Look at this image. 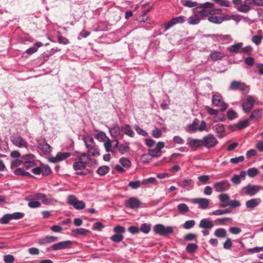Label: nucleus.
Returning <instances> with one entry per match:
<instances>
[{
	"mask_svg": "<svg viewBox=\"0 0 263 263\" xmlns=\"http://www.w3.org/2000/svg\"><path fill=\"white\" fill-rule=\"evenodd\" d=\"M12 142L18 147H26L27 142L20 136H12L11 138Z\"/></svg>",
	"mask_w": 263,
	"mask_h": 263,
	"instance_id": "obj_17",
	"label": "nucleus"
},
{
	"mask_svg": "<svg viewBox=\"0 0 263 263\" xmlns=\"http://www.w3.org/2000/svg\"><path fill=\"white\" fill-rule=\"evenodd\" d=\"M254 6L262 7L263 0H244L242 5L236 7L239 12L248 13Z\"/></svg>",
	"mask_w": 263,
	"mask_h": 263,
	"instance_id": "obj_3",
	"label": "nucleus"
},
{
	"mask_svg": "<svg viewBox=\"0 0 263 263\" xmlns=\"http://www.w3.org/2000/svg\"><path fill=\"white\" fill-rule=\"evenodd\" d=\"M97 133L95 135V138L99 141L104 142L106 139H108V137L106 134L102 131H97Z\"/></svg>",
	"mask_w": 263,
	"mask_h": 263,
	"instance_id": "obj_31",
	"label": "nucleus"
},
{
	"mask_svg": "<svg viewBox=\"0 0 263 263\" xmlns=\"http://www.w3.org/2000/svg\"><path fill=\"white\" fill-rule=\"evenodd\" d=\"M72 232L77 235L85 236L90 233V231L86 229L79 228L72 230Z\"/></svg>",
	"mask_w": 263,
	"mask_h": 263,
	"instance_id": "obj_33",
	"label": "nucleus"
},
{
	"mask_svg": "<svg viewBox=\"0 0 263 263\" xmlns=\"http://www.w3.org/2000/svg\"><path fill=\"white\" fill-rule=\"evenodd\" d=\"M192 202L194 204H198L199 208L203 210L207 209L210 204L209 200L204 198H194L192 200Z\"/></svg>",
	"mask_w": 263,
	"mask_h": 263,
	"instance_id": "obj_15",
	"label": "nucleus"
},
{
	"mask_svg": "<svg viewBox=\"0 0 263 263\" xmlns=\"http://www.w3.org/2000/svg\"><path fill=\"white\" fill-rule=\"evenodd\" d=\"M148 154L152 157H159L161 156L162 152L161 151L155 148L154 149H149Z\"/></svg>",
	"mask_w": 263,
	"mask_h": 263,
	"instance_id": "obj_38",
	"label": "nucleus"
},
{
	"mask_svg": "<svg viewBox=\"0 0 263 263\" xmlns=\"http://www.w3.org/2000/svg\"><path fill=\"white\" fill-rule=\"evenodd\" d=\"M208 20L209 21L216 24H220L222 22V19L221 18V17L214 16L213 14L209 16Z\"/></svg>",
	"mask_w": 263,
	"mask_h": 263,
	"instance_id": "obj_40",
	"label": "nucleus"
},
{
	"mask_svg": "<svg viewBox=\"0 0 263 263\" xmlns=\"http://www.w3.org/2000/svg\"><path fill=\"white\" fill-rule=\"evenodd\" d=\"M120 162L123 166L129 167L130 165V161L126 158H122L120 159Z\"/></svg>",
	"mask_w": 263,
	"mask_h": 263,
	"instance_id": "obj_61",
	"label": "nucleus"
},
{
	"mask_svg": "<svg viewBox=\"0 0 263 263\" xmlns=\"http://www.w3.org/2000/svg\"><path fill=\"white\" fill-rule=\"evenodd\" d=\"M220 11V9H213L211 10H208L202 8L201 10L198 11V12L201 16H208L209 17V16H211V14L219 13Z\"/></svg>",
	"mask_w": 263,
	"mask_h": 263,
	"instance_id": "obj_26",
	"label": "nucleus"
},
{
	"mask_svg": "<svg viewBox=\"0 0 263 263\" xmlns=\"http://www.w3.org/2000/svg\"><path fill=\"white\" fill-rule=\"evenodd\" d=\"M255 101V99L252 96H248L242 104L243 111L249 112L253 108Z\"/></svg>",
	"mask_w": 263,
	"mask_h": 263,
	"instance_id": "obj_10",
	"label": "nucleus"
},
{
	"mask_svg": "<svg viewBox=\"0 0 263 263\" xmlns=\"http://www.w3.org/2000/svg\"><path fill=\"white\" fill-rule=\"evenodd\" d=\"M230 186V183L227 180L217 182L213 185V188L216 192H225L229 190Z\"/></svg>",
	"mask_w": 263,
	"mask_h": 263,
	"instance_id": "obj_9",
	"label": "nucleus"
},
{
	"mask_svg": "<svg viewBox=\"0 0 263 263\" xmlns=\"http://www.w3.org/2000/svg\"><path fill=\"white\" fill-rule=\"evenodd\" d=\"M184 16L182 15L173 18L165 24L164 28L165 30H168L176 24L183 23L184 22Z\"/></svg>",
	"mask_w": 263,
	"mask_h": 263,
	"instance_id": "obj_12",
	"label": "nucleus"
},
{
	"mask_svg": "<svg viewBox=\"0 0 263 263\" xmlns=\"http://www.w3.org/2000/svg\"><path fill=\"white\" fill-rule=\"evenodd\" d=\"M124 133L130 137H134L135 134L131 127L128 124H125L122 126Z\"/></svg>",
	"mask_w": 263,
	"mask_h": 263,
	"instance_id": "obj_29",
	"label": "nucleus"
},
{
	"mask_svg": "<svg viewBox=\"0 0 263 263\" xmlns=\"http://www.w3.org/2000/svg\"><path fill=\"white\" fill-rule=\"evenodd\" d=\"M247 173L250 177L253 178L259 174V170L256 167H252L247 170Z\"/></svg>",
	"mask_w": 263,
	"mask_h": 263,
	"instance_id": "obj_35",
	"label": "nucleus"
},
{
	"mask_svg": "<svg viewBox=\"0 0 263 263\" xmlns=\"http://www.w3.org/2000/svg\"><path fill=\"white\" fill-rule=\"evenodd\" d=\"M91 158L86 153L78 155L76 161L73 164V168L77 171V175L85 176L92 173V171L86 168L87 165L90 163Z\"/></svg>",
	"mask_w": 263,
	"mask_h": 263,
	"instance_id": "obj_1",
	"label": "nucleus"
},
{
	"mask_svg": "<svg viewBox=\"0 0 263 263\" xmlns=\"http://www.w3.org/2000/svg\"><path fill=\"white\" fill-rule=\"evenodd\" d=\"M261 189V187L258 185L249 184L241 189L240 194L243 195L253 196L255 195Z\"/></svg>",
	"mask_w": 263,
	"mask_h": 263,
	"instance_id": "obj_4",
	"label": "nucleus"
},
{
	"mask_svg": "<svg viewBox=\"0 0 263 263\" xmlns=\"http://www.w3.org/2000/svg\"><path fill=\"white\" fill-rule=\"evenodd\" d=\"M219 199L221 202H227L230 201V197L226 194H220L219 196Z\"/></svg>",
	"mask_w": 263,
	"mask_h": 263,
	"instance_id": "obj_64",
	"label": "nucleus"
},
{
	"mask_svg": "<svg viewBox=\"0 0 263 263\" xmlns=\"http://www.w3.org/2000/svg\"><path fill=\"white\" fill-rule=\"evenodd\" d=\"M4 260L5 263H13L14 260V257L12 255H6L4 256Z\"/></svg>",
	"mask_w": 263,
	"mask_h": 263,
	"instance_id": "obj_59",
	"label": "nucleus"
},
{
	"mask_svg": "<svg viewBox=\"0 0 263 263\" xmlns=\"http://www.w3.org/2000/svg\"><path fill=\"white\" fill-rule=\"evenodd\" d=\"M14 173L16 175H20L23 176H29L30 174L28 172L24 171L22 168L20 167L16 168L14 170Z\"/></svg>",
	"mask_w": 263,
	"mask_h": 263,
	"instance_id": "obj_45",
	"label": "nucleus"
},
{
	"mask_svg": "<svg viewBox=\"0 0 263 263\" xmlns=\"http://www.w3.org/2000/svg\"><path fill=\"white\" fill-rule=\"evenodd\" d=\"M83 140L87 148V155L90 157H98L100 155V150L93 138L90 136H84Z\"/></svg>",
	"mask_w": 263,
	"mask_h": 263,
	"instance_id": "obj_2",
	"label": "nucleus"
},
{
	"mask_svg": "<svg viewBox=\"0 0 263 263\" xmlns=\"http://www.w3.org/2000/svg\"><path fill=\"white\" fill-rule=\"evenodd\" d=\"M114 232L117 234H123L125 232V229L123 227L117 226L114 228Z\"/></svg>",
	"mask_w": 263,
	"mask_h": 263,
	"instance_id": "obj_57",
	"label": "nucleus"
},
{
	"mask_svg": "<svg viewBox=\"0 0 263 263\" xmlns=\"http://www.w3.org/2000/svg\"><path fill=\"white\" fill-rule=\"evenodd\" d=\"M154 232L157 234L164 236L172 234L173 232V228L172 227H165L162 224H157L154 227Z\"/></svg>",
	"mask_w": 263,
	"mask_h": 263,
	"instance_id": "obj_8",
	"label": "nucleus"
},
{
	"mask_svg": "<svg viewBox=\"0 0 263 263\" xmlns=\"http://www.w3.org/2000/svg\"><path fill=\"white\" fill-rule=\"evenodd\" d=\"M70 156L69 153H58L55 157L49 158V161L52 163H56L62 161Z\"/></svg>",
	"mask_w": 263,
	"mask_h": 263,
	"instance_id": "obj_18",
	"label": "nucleus"
},
{
	"mask_svg": "<svg viewBox=\"0 0 263 263\" xmlns=\"http://www.w3.org/2000/svg\"><path fill=\"white\" fill-rule=\"evenodd\" d=\"M247 87L248 86L244 83L240 81H233L229 86V89L232 90L244 91Z\"/></svg>",
	"mask_w": 263,
	"mask_h": 263,
	"instance_id": "obj_14",
	"label": "nucleus"
},
{
	"mask_svg": "<svg viewBox=\"0 0 263 263\" xmlns=\"http://www.w3.org/2000/svg\"><path fill=\"white\" fill-rule=\"evenodd\" d=\"M11 220L12 219H15L18 220L22 219L24 216V213L22 212H15L12 214H10Z\"/></svg>",
	"mask_w": 263,
	"mask_h": 263,
	"instance_id": "obj_49",
	"label": "nucleus"
},
{
	"mask_svg": "<svg viewBox=\"0 0 263 263\" xmlns=\"http://www.w3.org/2000/svg\"><path fill=\"white\" fill-rule=\"evenodd\" d=\"M178 186L185 190L190 191L194 187V181L191 179H185L177 182Z\"/></svg>",
	"mask_w": 263,
	"mask_h": 263,
	"instance_id": "obj_13",
	"label": "nucleus"
},
{
	"mask_svg": "<svg viewBox=\"0 0 263 263\" xmlns=\"http://www.w3.org/2000/svg\"><path fill=\"white\" fill-rule=\"evenodd\" d=\"M197 249V245L195 243H190L186 248V250L189 253H194Z\"/></svg>",
	"mask_w": 263,
	"mask_h": 263,
	"instance_id": "obj_50",
	"label": "nucleus"
},
{
	"mask_svg": "<svg viewBox=\"0 0 263 263\" xmlns=\"http://www.w3.org/2000/svg\"><path fill=\"white\" fill-rule=\"evenodd\" d=\"M263 38L262 36L260 35H254L252 38V41L253 43H254L256 45H259L261 43V41Z\"/></svg>",
	"mask_w": 263,
	"mask_h": 263,
	"instance_id": "obj_62",
	"label": "nucleus"
},
{
	"mask_svg": "<svg viewBox=\"0 0 263 263\" xmlns=\"http://www.w3.org/2000/svg\"><path fill=\"white\" fill-rule=\"evenodd\" d=\"M123 238L124 236L122 234L116 233L111 237L110 239L115 242H119L122 241Z\"/></svg>",
	"mask_w": 263,
	"mask_h": 263,
	"instance_id": "obj_41",
	"label": "nucleus"
},
{
	"mask_svg": "<svg viewBox=\"0 0 263 263\" xmlns=\"http://www.w3.org/2000/svg\"><path fill=\"white\" fill-rule=\"evenodd\" d=\"M22 164H23L22 157L21 159H19L18 158L15 159L11 162V168L13 169L16 168Z\"/></svg>",
	"mask_w": 263,
	"mask_h": 263,
	"instance_id": "obj_43",
	"label": "nucleus"
},
{
	"mask_svg": "<svg viewBox=\"0 0 263 263\" xmlns=\"http://www.w3.org/2000/svg\"><path fill=\"white\" fill-rule=\"evenodd\" d=\"M224 56V54L222 52L217 51L212 52L210 55L211 59L214 61L221 60Z\"/></svg>",
	"mask_w": 263,
	"mask_h": 263,
	"instance_id": "obj_30",
	"label": "nucleus"
},
{
	"mask_svg": "<svg viewBox=\"0 0 263 263\" xmlns=\"http://www.w3.org/2000/svg\"><path fill=\"white\" fill-rule=\"evenodd\" d=\"M109 133L113 138L118 137L120 134V128L117 123L114 124L111 126L108 127Z\"/></svg>",
	"mask_w": 263,
	"mask_h": 263,
	"instance_id": "obj_24",
	"label": "nucleus"
},
{
	"mask_svg": "<svg viewBox=\"0 0 263 263\" xmlns=\"http://www.w3.org/2000/svg\"><path fill=\"white\" fill-rule=\"evenodd\" d=\"M67 203L72 205L75 209L81 210L85 208V203L81 200H79L78 198L73 195H70L67 197Z\"/></svg>",
	"mask_w": 263,
	"mask_h": 263,
	"instance_id": "obj_6",
	"label": "nucleus"
},
{
	"mask_svg": "<svg viewBox=\"0 0 263 263\" xmlns=\"http://www.w3.org/2000/svg\"><path fill=\"white\" fill-rule=\"evenodd\" d=\"M261 202L260 198H252L246 202V208L249 210H253L257 207Z\"/></svg>",
	"mask_w": 263,
	"mask_h": 263,
	"instance_id": "obj_21",
	"label": "nucleus"
},
{
	"mask_svg": "<svg viewBox=\"0 0 263 263\" xmlns=\"http://www.w3.org/2000/svg\"><path fill=\"white\" fill-rule=\"evenodd\" d=\"M238 115L236 112L233 110L230 109L227 112V117L229 120H233L237 118Z\"/></svg>",
	"mask_w": 263,
	"mask_h": 263,
	"instance_id": "obj_52",
	"label": "nucleus"
},
{
	"mask_svg": "<svg viewBox=\"0 0 263 263\" xmlns=\"http://www.w3.org/2000/svg\"><path fill=\"white\" fill-rule=\"evenodd\" d=\"M28 200V199H26ZM29 200V199H28ZM28 206L30 208H36L40 207L41 206V203L37 201H34L33 200H29V201L28 203Z\"/></svg>",
	"mask_w": 263,
	"mask_h": 263,
	"instance_id": "obj_53",
	"label": "nucleus"
},
{
	"mask_svg": "<svg viewBox=\"0 0 263 263\" xmlns=\"http://www.w3.org/2000/svg\"><path fill=\"white\" fill-rule=\"evenodd\" d=\"M187 144L192 148L196 149L197 148L202 147V140L198 139L189 138Z\"/></svg>",
	"mask_w": 263,
	"mask_h": 263,
	"instance_id": "obj_20",
	"label": "nucleus"
},
{
	"mask_svg": "<svg viewBox=\"0 0 263 263\" xmlns=\"http://www.w3.org/2000/svg\"><path fill=\"white\" fill-rule=\"evenodd\" d=\"M58 238L53 236H46L39 239L38 243L40 245H45L56 241Z\"/></svg>",
	"mask_w": 263,
	"mask_h": 263,
	"instance_id": "obj_23",
	"label": "nucleus"
},
{
	"mask_svg": "<svg viewBox=\"0 0 263 263\" xmlns=\"http://www.w3.org/2000/svg\"><path fill=\"white\" fill-rule=\"evenodd\" d=\"M140 231H142L143 233L145 234L148 233L151 230V225L149 224L145 223L143 224H142L140 227Z\"/></svg>",
	"mask_w": 263,
	"mask_h": 263,
	"instance_id": "obj_42",
	"label": "nucleus"
},
{
	"mask_svg": "<svg viewBox=\"0 0 263 263\" xmlns=\"http://www.w3.org/2000/svg\"><path fill=\"white\" fill-rule=\"evenodd\" d=\"M200 18L197 14L191 16L189 18V24L190 25H196L200 22Z\"/></svg>",
	"mask_w": 263,
	"mask_h": 263,
	"instance_id": "obj_36",
	"label": "nucleus"
},
{
	"mask_svg": "<svg viewBox=\"0 0 263 263\" xmlns=\"http://www.w3.org/2000/svg\"><path fill=\"white\" fill-rule=\"evenodd\" d=\"M242 43L235 44L229 47V50L232 53H241Z\"/></svg>",
	"mask_w": 263,
	"mask_h": 263,
	"instance_id": "obj_28",
	"label": "nucleus"
},
{
	"mask_svg": "<svg viewBox=\"0 0 263 263\" xmlns=\"http://www.w3.org/2000/svg\"><path fill=\"white\" fill-rule=\"evenodd\" d=\"M227 231L223 228H219L215 230L214 235L218 238H224L226 236Z\"/></svg>",
	"mask_w": 263,
	"mask_h": 263,
	"instance_id": "obj_32",
	"label": "nucleus"
},
{
	"mask_svg": "<svg viewBox=\"0 0 263 263\" xmlns=\"http://www.w3.org/2000/svg\"><path fill=\"white\" fill-rule=\"evenodd\" d=\"M249 125V121L247 119L239 121L236 124V126L238 129H243Z\"/></svg>",
	"mask_w": 263,
	"mask_h": 263,
	"instance_id": "obj_39",
	"label": "nucleus"
},
{
	"mask_svg": "<svg viewBox=\"0 0 263 263\" xmlns=\"http://www.w3.org/2000/svg\"><path fill=\"white\" fill-rule=\"evenodd\" d=\"M38 149L41 154L47 155L50 153L51 147L45 141L39 142Z\"/></svg>",
	"mask_w": 263,
	"mask_h": 263,
	"instance_id": "obj_16",
	"label": "nucleus"
},
{
	"mask_svg": "<svg viewBox=\"0 0 263 263\" xmlns=\"http://www.w3.org/2000/svg\"><path fill=\"white\" fill-rule=\"evenodd\" d=\"M182 4L183 6L190 8L196 7L198 4L196 2H192L188 0H182Z\"/></svg>",
	"mask_w": 263,
	"mask_h": 263,
	"instance_id": "obj_46",
	"label": "nucleus"
},
{
	"mask_svg": "<svg viewBox=\"0 0 263 263\" xmlns=\"http://www.w3.org/2000/svg\"><path fill=\"white\" fill-rule=\"evenodd\" d=\"M141 182L139 180L136 181H130L128 183V186L133 189H137L140 187Z\"/></svg>",
	"mask_w": 263,
	"mask_h": 263,
	"instance_id": "obj_56",
	"label": "nucleus"
},
{
	"mask_svg": "<svg viewBox=\"0 0 263 263\" xmlns=\"http://www.w3.org/2000/svg\"><path fill=\"white\" fill-rule=\"evenodd\" d=\"M153 137L158 138L162 136V132L157 127H155L152 131Z\"/></svg>",
	"mask_w": 263,
	"mask_h": 263,
	"instance_id": "obj_51",
	"label": "nucleus"
},
{
	"mask_svg": "<svg viewBox=\"0 0 263 263\" xmlns=\"http://www.w3.org/2000/svg\"><path fill=\"white\" fill-rule=\"evenodd\" d=\"M11 220L10 214H7L4 215L0 219V223L3 224H7Z\"/></svg>",
	"mask_w": 263,
	"mask_h": 263,
	"instance_id": "obj_44",
	"label": "nucleus"
},
{
	"mask_svg": "<svg viewBox=\"0 0 263 263\" xmlns=\"http://www.w3.org/2000/svg\"><path fill=\"white\" fill-rule=\"evenodd\" d=\"M212 102L214 106L219 107L221 111H226L228 107V104L223 101L222 96L219 93L213 95Z\"/></svg>",
	"mask_w": 263,
	"mask_h": 263,
	"instance_id": "obj_7",
	"label": "nucleus"
},
{
	"mask_svg": "<svg viewBox=\"0 0 263 263\" xmlns=\"http://www.w3.org/2000/svg\"><path fill=\"white\" fill-rule=\"evenodd\" d=\"M214 226L213 221L207 218L201 219L199 224V228L204 229H211Z\"/></svg>",
	"mask_w": 263,
	"mask_h": 263,
	"instance_id": "obj_25",
	"label": "nucleus"
},
{
	"mask_svg": "<svg viewBox=\"0 0 263 263\" xmlns=\"http://www.w3.org/2000/svg\"><path fill=\"white\" fill-rule=\"evenodd\" d=\"M199 181L203 184H206L210 179L209 175H201L198 177Z\"/></svg>",
	"mask_w": 263,
	"mask_h": 263,
	"instance_id": "obj_55",
	"label": "nucleus"
},
{
	"mask_svg": "<svg viewBox=\"0 0 263 263\" xmlns=\"http://www.w3.org/2000/svg\"><path fill=\"white\" fill-rule=\"evenodd\" d=\"M195 224V221L194 220H190L186 221L184 224L183 227L185 229H190L193 228Z\"/></svg>",
	"mask_w": 263,
	"mask_h": 263,
	"instance_id": "obj_54",
	"label": "nucleus"
},
{
	"mask_svg": "<svg viewBox=\"0 0 263 263\" xmlns=\"http://www.w3.org/2000/svg\"><path fill=\"white\" fill-rule=\"evenodd\" d=\"M109 171V167L106 165H103L99 167L97 173L100 176H104L106 175Z\"/></svg>",
	"mask_w": 263,
	"mask_h": 263,
	"instance_id": "obj_34",
	"label": "nucleus"
},
{
	"mask_svg": "<svg viewBox=\"0 0 263 263\" xmlns=\"http://www.w3.org/2000/svg\"><path fill=\"white\" fill-rule=\"evenodd\" d=\"M245 158L243 156H241L238 157H235L233 158H231L230 159V162L233 164H237L239 162H241L244 161Z\"/></svg>",
	"mask_w": 263,
	"mask_h": 263,
	"instance_id": "obj_58",
	"label": "nucleus"
},
{
	"mask_svg": "<svg viewBox=\"0 0 263 263\" xmlns=\"http://www.w3.org/2000/svg\"><path fill=\"white\" fill-rule=\"evenodd\" d=\"M214 131L217 134L219 138L223 137L225 135V129L224 125L218 123L216 124L214 127Z\"/></svg>",
	"mask_w": 263,
	"mask_h": 263,
	"instance_id": "obj_27",
	"label": "nucleus"
},
{
	"mask_svg": "<svg viewBox=\"0 0 263 263\" xmlns=\"http://www.w3.org/2000/svg\"><path fill=\"white\" fill-rule=\"evenodd\" d=\"M35 156L32 154H28L22 157L23 164L25 162L35 161Z\"/></svg>",
	"mask_w": 263,
	"mask_h": 263,
	"instance_id": "obj_47",
	"label": "nucleus"
},
{
	"mask_svg": "<svg viewBox=\"0 0 263 263\" xmlns=\"http://www.w3.org/2000/svg\"><path fill=\"white\" fill-rule=\"evenodd\" d=\"M232 246V240L230 238H228L223 243V248L225 249H230Z\"/></svg>",
	"mask_w": 263,
	"mask_h": 263,
	"instance_id": "obj_63",
	"label": "nucleus"
},
{
	"mask_svg": "<svg viewBox=\"0 0 263 263\" xmlns=\"http://www.w3.org/2000/svg\"><path fill=\"white\" fill-rule=\"evenodd\" d=\"M140 200L136 197H130L125 201V206L130 209H138L140 205Z\"/></svg>",
	"mask_w": 263,
	"mask_h": 263,
	"instance_id": "obj_19",
	"label": "nucleus"
},
{
	"mask_svg": "<svg viewBox=\"0 0 263 263\" xmlns=\"http://www.w3.org/2000/svg\"><path fill=\"white\" fill-rule=\"evenodd\" d=\"M178 211L180 213L184 214L189 211V206L185 203L179 204L177 206Z\"/></svg>",
	"mask_w": 263,
	"mask_h": 263,
	"instance_id": "obj_37",
	"label": "nucleus"
},
{
	"mask_svg": "<svg viewBox=\"0 0 263 263\" xmlns=\"http://www.w3.org/2000/svg\"><path fill=\"white\" fill-rule=\"evenodd\" d=\"M198 124L196 122V121H194L192 124H191L189 126V129L190 131L195 132L196 130H198Z\"/></svg>",
	"mask_w": 263,
	"mask_h": 263,
	"instance_id": "obj_60",
	"label": "nucleus"
},
{
	"mask_svg": "<svg viewBox=\"0 0 263 263\" xmlns=\"http://www.w3.org/2000/svg\"><path fill=\"white\" fill-rule=\"evenodd\" d=\"M71 245L72 242L70 240L61 241L53 244L50 249H48L47 250H49L51 249L54 251L63 250L69 248Z\"/></svg>",
	"mask_w": 263,
	"mask_h": 263,
	"instance_id": "obj_11",
	"label": "nucleus"
},
{
	"mask_svg": "<svg viewBox=\"0 0 263 263\" xmlns=\"http://www.w3.org/2000/svg\"><path fill=\"white\" fill-rule=\"evenodd\" d=\"M262 116V110L261 109H256L252 111L250 116V120L254 122L259 121Z\"/></svg>",
	"mask_w": 263,
	"mask_h": 263,
	"instance_id": "obj_22",
	"label": "nucleus"
},
{
	"mask_svg": "<svg viewBox=\"0 0 263 263\" xmlns=\"http://www.w3.org/2000/svg\"><path fill=\"white\" fill-rule=\"evenodd\" d=\"M112 142V140H111L108 138V139H106L104 142V145L105 148V150L107 152L111 151V143Z\"/></svg>",
	"mask_w": 263,
	"mask_h": 263,
	"instance_id": "obj_48",
	"label": "nucleus"
},
{
	"mask_svg": "<svg viewBox=\"0 0 263 263\" xmlns=\"http://www.w3.org/2000/svg\"><path fill=\"white\" fill-rule=\"evenodd\" d=\"M201 140L202 147L208 149L214 147L218 143V141L216 137L211 134L204 136Z\"/></svg>",
	"mask_w": 263,
	"mask_h": 263,
	"instance_id": "obj_5",
	"label": "nucleus"
}]
</instances>
